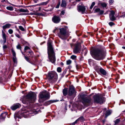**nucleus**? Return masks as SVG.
<instances>
[{
    "label": "nucleus",
    "mask_w": 125,
    "mask_h": 125,
    "mask_svg": "<svg viewBox=\"0 0 125 125\" xmlns=\"http://www.w3.org/2000/svg\"><path fill=\"white\" fill-rule=\"evenodd\" d=\"M90 53L93 57L95 59L101 60L104 58L106 55V50L105 49L102 51L98 49H95L91 51Z\"/></svg>",
    "instance_id": "nucleus-1"
},
{
    "label": "nucleus",
    "mask_w": 125,
    "mask_h": 125,
    "mask_svg": "<svg viewBox=\"0 0 125 125\" xmlns=\"http://www.w3.org/2000/svg\"><path fill=\"white\" fill-rule=\"evenodd\" d=\"M48 58L50 61L52 63L55 64V62L56 60L52 46V45L51 41H49L48 43Z\"/></svg>",
    "instance_id": "nucleus-2"
},
{
    "label": "nucleus",
    "mask_w": 125,
    "mask_h": 125,
    "mask_svg": "<svg viewBox=\"0 0 125 125\" xmlns=\"http://www.w3.org/2000/svg\"><path fill=\"white\" fill-rule=\"evenodd\" d=\"M36 96L34 93H29L27 95L25 99L22 101V102L24 104H27L31 102H33L35 99Z\"/></svg>",
    "instance_id": "nucleus-3"
},
{
    "label": "nucleus",
    "mask_w": 125,
    "mask_h": 125,
    "mask_svg": "<svg viewBox=\"0 0 125 125\" xmlns=\"http://www.w3.org/2000/svg\"><path fill=\"white\" fill-rule=\"evenodd\" d=\"M47 78L50 82L54 83L57 80V75L56 73L52 72L48 73Z\"/></svg>",
    "instance_id": "nucleus-4"
},
{
    "label": "nucleus",
    "mask_w": 125,
    "mask_h": 125,
    "mask_svg": "<svg viewBox=\"0 0 125 125\" xmlns=\"http://www.w3.org/2000/svg\"><path fill=\"white\" fill-rule=\"evenodd\" d=\"M94 101L96 103H102L105 101V99L102 95L98 94L94 96Z\"/></svg>",
    "instance_id": "nucleus-5"
},
{
    "label": "nucleus",
    "mask_w": 125,
    "mask_h": 125,
    "mask_svg": "<svg viewBox=\"0 0 125 125\" xmlns=\"http://www.w3.org/2000/svg\"><path fill=\"white\" fill-rule=\"evenodd\" d=\"M58 36L62 40L66 39V32L64 28H62L59 29V31L58 34Z\"/></svg>",
    "instance_id": "nucleus-6"
},
{
    "label": "nucleus",
    "mask_w": 125,
    "mask_h": 125,
    "mask_svg": "<svg viewBox=\"0 0 125 125\" xmlns=\"http://www.w3.org/2000/svg\"><path fill=\"white\" fill-rule=\"evenodd\" d=\"M49 94L46 91L41 92L40 94V100H45L49 99Z\"/></svg>",
    "instance_id": "nucleus-7"
},
{
    "label": "nucleus",
    "mask_w": 125,
    "mask_h": 125,
    "mask_svg": "<svg viewBox=\"0 0 125 125\" xmlns=\"http://www.w3.org/2000/svg\"><path fill=\"white\" fill-rule=\"evenodd\" d=\"M95 70L96 71L98 72H99L103 75H105L106 74V71L104 69L98 66H96L95 67Z\"/></svg>",
    "instance_id": "nucleus-8"
},
{
    "label": "nucleus",
    "mask_w": 125,
    "mask_h": 125,
    "mask_svg": "<svg viewBox=\"0 0 125 125\" xmlns=\"http://www.w3.org/2000/svg\"><path fill=\"white\" fill-rule=\"evenodd\" d=\"M77 10L79 12L83 14L85 12L86 8L82 5H79L77 6Z\"/></svg>",
    "instance_id": "nucleus-9"
},
{
    "label": "nucleus",
    "mask_w": 125,
    "mask_h": 125,
    "mask_svg": "<svg viewBox=\"0 0 125 125\" xmlns=\"http://www.w3.org/2000/svg\"><path fill=\"white\" fill-rule=\"evenodd\" d=\"M81 46L79 43L76 44L75 48L73 50V52L75 53L80 52L81 51Z\"/></svg>",
    "instance_id": "nucleus-10"
},
{
    "label": "nucleus",
    "mask_w": 125,
    "mask_h": 125,
    "mask_svg": "<svg viewBox=\"0 0 125 125\" xmlns=\"http://www.w3.org/2000/svg\"><path fill=\"white\" fill-rule=\"evenodd\" d=\"M82 103L85 106H87L89 105L91 100L90 99H88L87 98L83 99L82 100Z\"/></svg>",
    "instance_id": "nucleus-11"
},
{
    "label": "nucleus",
    "mask_w": 125,
    "mask_h": 125,
    "mask_svg": "<svg viewBox=\"0 0 125 125\" xmlns=\"http://www.w3.org/2000/svg\"><path fill=\"white\" fill-rule=\"evenodd\" d=\"M75 93V91L73 86H70L68 93L69 95L71 96Z\"/></svg>",
    "instance_id": "nucleus-12"
},
{
    "label": "nucleus",
    "mask_w": 125,
    "mask_h": 125,
    "mask_svg": "<svg viewBox=\"0 0 125 125\" xmlns=\"http://www.w3.org/2000/svg\"><path fill=\"white\" fill-rule=\"evenodd\" d=\"M115 12L114 11L112 10L111 11V13L109 15L110 19L112 21H114L115 20V18L114 16Z\"/></svg>",
    "instance_id": "nucleus-13"
},
{
    "label": "nucleus",
    "mask_w": 125,
    "mask_h": 125,
    "mask_svg": "<svg viewBox=\"0 0 125 125\" xmlns=\"http://www.w3.org/2000/svg\"><path fill=\"white\" fill-rule=\"evenodd\" d=\"M52 20L54 23H58L60 22V19L59 17L55 16L52 18Z\"/></svg>",
    "instance_id": "nucleus-14"
},
{
    "label": "nucleus",
    "mask_w": 125,
    "mask_h": 125,
    "mask_svg": "<svg viewBox=\"0 0 125 125\" xmlns=\"http://www.w3.org/2000/svg\"><path fill=\"white\" fill-rule=\"evenodd\" d=\"M21 105L18 103H17L13 105L11 107V108L13 110H14L16 109L19 108L21 107Z\"/></svg>",
    "instance_id": "nucleus-15"
},
{
    "label": "nucleus",
    "mask_w": 125,
    "mask_h": 125,
    "mask_svg": "<svg viewBox=\"0 0 125 125\" xmlns=\"http://www.w3.org/2000/svg\"><path fill=\"white\" fill-rule=\"evenodd\" d=\"M62 93L64 96H66L68 93V89L66 88L64 89L63 90Z\"/></svg>",
    "instance_id": "nucleus-16"
},
{
    "label": "nucleus",
    "mask_w": 125,
    "mask_h": 125,
    "mask_svg": "<svg viewBox=\"0 0 125 125\" xmlns=\"http://www.w3.org/2000/svg\"><path fill=\"white\" fill-rule=\"evenodd\" d=\"M11 25L10 24H7L3 26V28L4 29H5L7 28H8L10 27Z\"/></svg>",
    "instance_id": "nucleus-17"
},
{
    "label": "nucleus",
    "mask_w": 125,
    "mask_h": 125,
    "mask_svg": "<svg viewBox=\"0 0 125 125\" xmlns=\"http://www.w3.org/2000/svg\"><path fill=\"white\" fill-rule=\"evenodd\" d=\"M18 10L20 12H28L29 11L27 9L24 10L23 9L21 8Z\"/></svg>",
    "instance_id": "nucleus-18"
},
{
    "label": "nucleus",
    "mask_w": 125,
    "mask_h": 125,
    "mask_svg": "<svg viewBox=\"0 0 125 125\" xmlns=\"http://www.w3.org/2000/svg\"><path fill=\"white\" fill-rule=\"evenodd\" d=\"M106 113L105 117V118H106L108 116L111 114V112L110 110H108L106 111Z\"/></svg>",
    "instance_id": "nucleus-19"
},
{
    "label": "nucleus",
    "mask_w": 125,
    "mask_h": 125,
    "mask_svg": "<svg viewBox=\"0 0 125 125\" xmlns=\"http://www.w3.org/2000/svg\"><path fill=\"white\" fill-rule=\"evenodd\" d=\"M66 2L64 0H62L61 5V6L62 7H64L66 6Z\"/></svg>",
    "instance_id": "nucleus-20"
},
{
    "label": "nucleus",
    "mask_w": 125,
    "mask_h": 125,
    "mask_svg": "<svg viewBox=\"0 0 125 125\" xmlns=\"http://www.w3.org/2000/svg\"><path fill=\"white\" fill-rule=\"evenodd\" d=\"M49 0L44 2H42L41 3H40L38 4V6H41V5H46L49 2Z\"/></svg>",
    "instance_id": "nucleus-21"
},
{
    "label": "nucleus",
    "mask_w": 125,
    "mask_h": 125,
    "mask_svg": "<svg viewBox=\"0 0 125 125\" xmlns=\"http://www.w3.org/2000/svg\"><path fill=\"white\" fill-rule=\"evenodd\" d=\"M24 58L26 59L27 61L29 62L31 64H33V63H32L30 61L29 59V58L28 57H26V56H24Z\"/></svg>",
    "instance_id": "nucleus-22"
},
{
    "label": "nucleus",
    "mask_w": 125,
    "mask_h": 125,
    "mask_svg": "<svg viewBox=\"0 0 125 125\" xmlns=\"http://www.w3.org/2000/svg\"><path fill=\"white\" fill-rule=\"evenodd\" d=\"M28 53V55H29V57H32L33 56V52L32 51L29 52Z\"/></svg>",
    "instance_id": "nucleus-23"
},
{
    "label": "nucleus",
    "mask_w": 125,
    "mask_h": 125,
    "mask_svg": "<svg viewBox=\"0 0 125 125\" xmlns=\"http://www.w3.org/2000/svg\"><path fill=\"white\" fill-rule=\"evenodd\" d=\"M6 9L11 11L13 10V7L12 6H7L6 7Z\"/></svg>",
    "instance_id": "nucleus-24"
},
{
    "label": "nucleus",
    "mask_w": 125,
    "mask_h": 125,
    "mask_svg": "<svg viewBox=\"0 0 125 125\" xmlns=\"http://www.w3.org/2000/svg\"><path fill=\"white\" fill-rule=\"evenodd\" d=\"M2 32L3 39H6V35L5 33L3 31H2Z\"/></svg>",
    "instance_id": "nucleus-25"
},
{
    "label": "nucleus",
    "mask_w": 125,
    "mask_h": 125,
    "mask_svg": "<svg viewBox=\"0 0 125 125\" xmlns=\"http://www.w3.org/2000/svg\"><path fill=\"white\" fill-rule=\"evenodd\" d=\"M120 121V120L119 119H116L115 121H114L115 124L116 125L118 124Z\"/></svg>",
    "instance_id": "nucleus-26"
},
{
    "label": "nucleus",
    "mask_w": 125,
    "mask_h": 125,
    "mask_svg": "<svg viewBox=\"0 0 125 125\" xmlns=\"http://www.w3.org/2000/svg\"><path fill=\"white\" fill-rule=\"evenodd\" d=\"M71 58L73 60H75L76 59V56L75 55H73L71 56Z\"/></svg>",
    "instance_id": "nucleus-27"
},
{
    "label": "nucleus",
    "mask_w": 125,
    "mask_h": 125,
    "mask_svg": "<svg viewBox=\"0 0 125 125\" xmlns=\"http://www.w3.org/2000/svg\"><path fill=\"white\" fill-rule=\"evenodd\" d=\"M11 51L12 53L13 56H16V53L14 51L13 49H11Z\"/></svg>",
    "instance_id": "nucleus-28"
},
{
    "label": "nucleus",
    "mask_w": 125,
    "mask_h": 125,
    "mask_svg": "<svg viewBox=\"0 0 125 125\" xmlns=\"http://www.w3.org/2000/svg\"><path fill=\"white\" fill-rule=\"evenodd\" d=\"M101 5L104 7H105L107 6L106 4L105 3H101Z\"/></svg>",
    "instance_id": "nucleus-29"
},
{
    "label": "nucleus",
    "mask_w": 125,
    "mask_h": 125,
    "mask_svg": "<svg viewBox=\"0 0 125 125\" xmlns=\"http://www.w3.org/2000/svg\"><path fill=\"white\" fill-rule=\"evenodd\" d=\"M19 29L22 31H24L25 29H24L21 26H19Z\"/></svg>",
    "instance_id": "nucleus-30"
},
{
    "label": "nucleus",
    "mask_w": 125,
    "mask_h": 125,
    "mask_svg": "<svg viewBox=\"0 0 125 125\" xmlns=\"http://www.w3.org/2000/svg\"><path fill=\"white\" fill-rule=\"evenodd\" d=\"M95 2H93L91 5V6L90 7V9H92V8H93V7L95 5Z\"/></svg>",
    "instance_id": "nucleus-31"
},
{
    "label": "nucleus",
    "mask_w": 125,
    "mask_h": 125,
    "mask_svg": "<svg viewBox=\"0 0 125 125\" xmlns=\"http://www.w3.org/2000/svg\"><path fill=\"white\" fill-rule=\"evenodd\" d=\"M67 70V69H66L62 73V75L63 76L66 73V72Z\"/></svg>",
    "instance_id": "nucleus-32"
},
{
    "label": "nucleus",
    "mask_w": 125,
    "mask_h": 125,
    "mask_svg": "<svg viewBox=\"0 0 125 125\" xmlns=\"http://www.w3.org/2000/svg\"><path fill=\"white\" fill-rule=\"evenodd\" d=\"M71 61L70 60H69L67 61L66 64L67 65H69L71 63Z\"/></svg>",
    "instance_id": "nucleus-33"
},
{
    "label": "nucleus",
    "mask_w": 125,
    "mask_h": 125,
    "mask_svg": "<svg viewBox=\"0 0 125 125\" xmlns=\"http://www.w3.org/2000/svg\"><path fill=\"white\" fill-rule=\"evenodd\" d=\"M30 49V48L28 46H26L25 47L24 50L25 52H26V50H29Z\"/></svg>",
    "instance_id": "nucleus-34"
},
{
    "label": "nucleus",
    "mask_w": 125,
    "mask_h": 125,
    "mask_svg": "<svg viewBox=\"0 0 125 125\" xmlns=\"http://www.w3.org/2000/svg\"><path fill=\"white\" fill-rule=\"evenodd\" d=\"M13 61L14 63L16 62L17 59L16 56H13Z\"/></svg>",
    "instance_id": "nucleus-35"
},
{
    "label": "nucleus",
    "mask_w": 125,
    "mask_h": 125,
    "mask_svg": "<svg viewBox=\"0 0 125 125\" xmlns=\"http://www.w3.org/2000/svg\"><path fill=\"white\" fill-rule=\"evenodd\" d=\"M16 48L17 49L21 50V47L19 44H18L16 46Z\"/></svg>",
    "instance_id": "nucleus-36"
},
{
    "label": "nucleus",
    "mask_w": 125,
    "mask_h": 125,
    "mask_svg": "<svg viewBox=\"0 0 125 125\" xmlns=\"http://www.w3.org/2000/svg\"><path fill=\"white\" fill-rule=\"evenodd\" d=\"M6 113L5 114L6 115ZM4 114H2L1 115V116H0V119H4L5 118V116H4V117H2V116L3 115H4Z\"/></svg>",
    "instance_id": "nucleus-37"
},
{
    "label": "nucleus",
    "mask_w": 125,
    "mask_h": 125,
    "mask_svg": "<svg viewBox=\"0 0 125 125\" xmlns=\"http://www.w3.org/2000/svg\"><path fill=\"white\" fill-rule=\"evenodd\" d=\"M38 6V4H36L34 5H31L28 6V7H30L31 8H33L37 6Z\"/></svg>",
    "instance_id": "nucleus-38"
},
{
    "label": "nucleus",
    "mask_w": 125,
    "mask_h": 125,
    "mask_svg": "<svg viewBox=\"0 0 125 125\" xmlns=\"http://www.w3.org/2000/svg\"><path fill=\"white\" fill-rule=\"evenodd\" d=\"M79 121H82L83 120V117H81L78 119Z\"/></svg>",
    "instance_id": "nucleus-39"
},
{
    "label": "nucleus",
    "mask_w": 125,
    "mask_h": 125,
    "mask_svg": "<svg viewBox=\"0 0 125 125\" xmlns=\"http://www.w3.org/2000/svg\"><path fill=\"white\" fill-rule=\"evenodd\" d=\"M57 70L58 72H60L61 71V68L60 67H58L57 68Z\"/></svg>",
    "instance_id": "nucleus-40"
},
{
    "label": "nucleus",
    "mask_w": 125,
    "mask_h": 125,
    "mask_svg": "<svg viewBox=\"0 0 125 125\" xmlns=\"http://www.w3.org/2000/svg\"><path fill=\"white\" fill-rule=\"evenodd\" d=\"M71 84V82L70 81H69L66 83L67 86H72V85H70V84Z\"/></svg>",
    "instance_id": "nucleus-41"
},
{
    "label": "nucleus",
    "mask_w": 125,
    "mask_h": 125,
    "mask_svg": "<svg viewBox=\"0 0 125 125\" xmlns=\"http://www.w3.org/2000/svg\"><path fill=\"white\" fill-rule=\"evenodd\" d=\"M100 11V9L99 8H97L95 10V12H99Z\"/></svg>",
    "instance_id": "nucleus-42"
},
{
    "label": "nucleus",
    "mask_w": 125,
    "mask_h": 125,
    "mask_svg": "<svg viewBox=\"0 0 125 125\" xmlns=\"http://www.w3.org/2000/svg\"><path fill=\"white\" fill-rule=\"evenodd\" d=\"M13 32V30L11 29H10L8 30V32L10 34H11Z\"/></svg>",
    "instance_id": "nucleus-43"
},
{
    "label": "nucleus",
    "mask_w": 125,
    "mask_h": 125,
    "mask_svg": "<svg viewBox=\"0 0 125 125\" xmlns=\"http://www.w3.org/2000/svg\"><path fill=\"white\" fill-rule=\"evenodd\" d=\"M88 62L90 64H91L92 62V60L91 59H89L88 60Z\"/></svg>",
    "instance_id": "nucleus-44"
},
{
    "label": "nucleus",
    "mask_w": 125,
    "mask_h": 125,
    "mask_svg": "<svg viewBox=\"0 0 125 125\" xmlns=\"http://www.w3.org/2000/svg\"><path fill=\"white\" fill-rule=\"evenodd\" d=\"M109 25L110 26H112L114 24L112 22H110L109 23Z\"/></svg>",
    "instance_id": "nucleus-45"
},
{
    "label": "nucleus",
    "mask_w": 125,
    "mask_h": 125,
    "mask_svg": "<svg viewBox=\"0 0 125 125\" xmlns=\"http://www.w3.org/2000/svg\"><path fill=\"white\" fill-rule=\"evenodd\" d=\"M104 12V11L103 10H100L99 11L100 13V14H102Z\"/></svg>",
    "instance_id": "nucleus-46"
},
{
    "label": "nucleus",
    "mask_w": 125,
    "mask_h": 125,
    "mask_svg": "<svg viewBox=\"0 0 125 125\" xmlns=\"http://www.w3.org/2000/svg\"><path fill=\"white\" fill-rule=\"evenodd\" d=\"M65 13V12L64 10H62L61 11V14L62 15H64V14Z\"/></svg>",
    "instance_id": "nucleus-47"
},
{
    "label": "nucleus",
    "mask_w": 125,
    "mask_h": 125,
    "mask_svg": "<svg viewBox=\"0 0 125 125\" xmlns=\"http://www.w3.org/2000/svg\"><path fill=\"white\" fill-rule=\"evenodd\" d=\"M60 3L58 4L57 5V6H56V8H59V6H60Z\"/></svg>",
    "instance_id": "nucleus-48"
},
{
    "label": "nucleus",
    "mask_w": 125,
    "mask_h": 125,
    "mask_svg": "<svg viewBox=\"0 0 125 125\" xmlns=\"http://www.w3.org/2000/svg\"><path fill=\"white\" fill-rule=\"evenodd\" d=\"M7 48V46L6 45H4L3 46V48L4 49H6Z\"/></svg>",
    "instance_id": "nucleus-49"
},
{
    "label": "nucleus",
    "mask_w": 125,
    "mask_h": 125,
    "mask_svg": "<svg viewBox=\"0 0 125 125\" xmlns=\"http://www.w3.org/2000/svg\"><path fill=\"white\" fill-rule=\"evenodd\" d=\"M11 88L13 90H15L16 89V88L15 87H14V86H11Z\"/></svg>",
    "instance_id": "nucleus-50"
},
{
    "label": "nucleus",
    "mask_w": 125,
    "mask_h": 125,
    "mask_svg": "<svg viewBox=\"0 0 125 125\" xmlns=\"http://www.w3.org/2000/svg\"><path fill=\"white\" fill-rule=\"evenodd\" d=\"M29 15H35V14L34 13H33V12H31V13H29Z\"/></svg>",
    "instance_id": "nucleus-51"
},
{
    "label": "nucleus",
    "mask_w": 125,
    "mask_h": 125,
    "mask_svg": "<svg viewBox=\"0 0 125 125\" xmlns=\"http://www.w3.org/2000/svg\"><path fill=\"white\" fill-rule=\"evenodd\" d=\"M110 3L111 4L112 3H113V0H110L109 1Z\"/></svg>",
    "instance_id": "nucleus-52"
},
{
    "label": "nucleus",
    "mask_w": 125,
    "mask_h": 125,
    "mask_svg": "<svg viewBox=\"0 0 125 125\" xmlns=\"http://www.w3.org/2000/svg\"><path fill=\"white\" fill-rule=\"evenodd\" d=\"M16 36L18 37V38H20V35L18 34H17L16 35Z\"/></svg>",
    "instance_id": "nucleus-53"
},
{
    "label": "nucleus",
    "mask_w": 125,
    "mask_h": 125,
    "mask_svg": "<svg viewBox=\"0 0 125 125\" xmlns=\"http://www.w3.org/2000/svg\"><path fill=\"white\" fill-rule=\"evenodd\" d=\"M78 120H76L73 123V125H74L75 124V123H76L77 122V121Z\"/></svg>",
    "instance_id": "nucleus-54"
},
{
    "label": "nucleus",
    "mask_w": 125,
    "mask_h": 125,
    "mask_svg": "<svg viewBox=\"0 0 125 125\" xmlns=\"http://www.w3.org/2000/svg\"><path fill=\"white\" fill-rule=\"evenodd\" d=\"M57 30V29H56L53 31V32L54 33H55V31Z\"/></svg>",
    "instance_id": "nucleus-55"
},
{
    "label": "nucleus",
    "mask_w": 125,
    "mask_h": 125,
    "mask_svg": "<svg viewBox=\"0 0 125 125\" xmlns=\"http://www.w3.org/2000/svg\"><path fill=\"white\" fill-rule=\"evenodd\" d=\"M4 39V40L3 42H4V43L6 42V39Z\"/></svg>",
    "instance_id": "nucleus-56"
},
{
    "label": "nucleus",
    "mask_w": 125,
    "mask_h": 125,
    "mask_svg": "<svg viewBox=\"0 0 125 125\" xmlns=\"http://www.w3.org/2000/svg\"><path fill=\"white\" fill-rule=\"evenodd\" d=\"M22 85H27V84H26V83H22Z\"/></svg>",
    "instance_id": "nucleus-57"
},
{
    "label": "nucleus",
    "mask_w": 125,
    "mask_h": 125,
    "mask_svg": "<svg viewBox=\"0 0 125 125\" xmlns=\"http://www.w3.org/2000/svg\"><path fill=\"white\" fill-rule=\"evenodd\" d=\"M41 7H39V11H40V10H41Z\"/></svg>",
    "instance_id": "nucleus-58"
},
{
    "label": "nucleus",
    "mask_w": 125,
    "mask_h": 125,
    "mask_svg": "<svg viewBox=\"0 0 125 125\" xmlns=\"http://www.w3.org/2000/svg\"><path fill=\"white\" fill-rule=\"evenodd\" d=\"M33 0L36 3L37 0Z\"/></svg>",
    "instance_id": "nucleus-59"
},
{
    "label": "nucleus",
    "mask_w": 125,
    "mask_h": 125,
    "mask_svg": "<svg viewBox=\"0 0 125 125\" xmlns=\"http://www.w3.org/2000/svg\"><path fill=\"white\" fill-rule=\"evenodd\" d=\"M71 67V66H69L68 67V68L69 69H70Z\"/></svg>",
    "instance_id": "nucleus-60"
},
{
    "label": "nucleus",
    "mask_w": 125,
    "mask_h": 125,
    "mask_svg": "<svg viewBox=\"0 0 125 125\" xmlns=\"http://www.w3.org/2000/svg\"><path fill=\"white\" fill-rule=\"evenodd\" d=\"M122 48L123 49H125V46H123V47H122Z\"/></svg>",
    "instance_id": "nucleus-61"
},
{
    "label": "nucleus",
    "mask_w": 125,
    "mask_h": 125,
    "mask_svg": "<svg viewBox=\"0 0 125 125\" xmlns=\"http://www.w3.org/2000/svg\"><path fill=\"white\" fill-rule=\"evenodd\" d=\"M21 52L22 53V54H23V55H24V54L23 53V52H22V51H21Z\"/></svg>",
    "instance_id": "nucleus-62"
},
{
    "label": "nucleus",
    "mask_w": 125,
    "mask_h": 125,
    "mask_svg": "<svg viewBox=\"0 0 125 125\" xmlns=\"http://www.w3.org/2000/svg\"><path fill=\"white\" fill-rule=\"evenodd\" d=\"M61 64L62 65H63V63L62 62L61 63Z\"/></svg>",
    "instance_id": "nucleus-63"
},
{
    "label": "nucleus",
    "mask_w": 125,
    "mask_h": 125,
    "mask_svg": "<svg viewBox=\"0 0 125 125\" xmlns=\"http://www.w3.org/2000/svg\"><path fill=\"white\" fill-rule=\"evenodd\" d=\"M123 112H125V110L124 111H123Z\"/></svg>",
    "instance_id": "nucleus-64"
}]
</instances>
